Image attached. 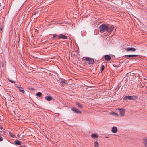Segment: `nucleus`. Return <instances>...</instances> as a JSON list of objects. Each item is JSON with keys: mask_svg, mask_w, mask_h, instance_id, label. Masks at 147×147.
I'll return each mask as SVG.
<instances>
[{"mask_svg": "<svg viewBox=\"0 0 147 147\" xmlns=\"http://www.w3.org/2000/svg\"><path fill=\"white\" fill-rule=\"evenodd\" d=\"M108 26L107 25L103 24H102L99 27V29L100 30V31L101 33H103L106 31H107V29H108Z\"/></svg>", "mask_w": 147, "mask_h": 147, "instance_id": "obj_1", "label": "nucleus"}, {"mask_svg": "<svg viewBox=\"0 0 147 147\" xmlns=\"http://www.w3.org/2000/svg\"><path fill=\"white\" fill-rule=\"evenodd\" d=\"M82 59L83 61H84L85 62L88 64H92L94 63V60L92 58L88 57H84Z\"/></svg>", "mask_w": 147, "mask_h": 147, "instance_id": "obj_2", "label": "nucleus"}, {"mask_svg": "<svg viewBox=\"0 0 147 147\" xmlns=\"http://www.w3.org/2000/svg\"><path fill=\"white\" fill-rule=\"evenodd\" d=\"M137 98V97L136 96H125L123 98V99L124 100H127L129 99L130 100H135Z\"/></svg>", "mask_w": 147, "mask_h": 147, "instance_id": "obj_3", "label": "nucleus"}, {"mask_svg": "<svg viewBox=\"0 0 147 147\" xmlns=\"http://www.w3.org/2000/svg\"><path fill=\"white\" fill-rule=\"evenodd\" d=\"M118 109L120 111V115L123 117L125 113V109L122 108Z\"/></svg>", "mask_w": 147, "mask_h": 147, "instance_id": "obj_4", "label": "nucleus"}, {"mask_svg": "<svg viewBox=\"0 0 147 147\" xmlns=\"http://www.w3.org/2000/svg\"><path fill=\"white\" fill-rule=\"evenodd\" d=\"M125 50L127 52H134L136 51V49L133 47H127L126 48Z\"/></svg>", "mask_w": 147, "mask_h": 147, "instance_id": "obj_5", "label": "nucleus"}, {"mask_svg": "<svg viewBox=\"0 0 147 147\" xmlns=\"http://www.w3.org/2000/svg\"><path fill=\"white\" fill-rule=\"evenodd\" d=\"M67 37L66 36L62 34L58 35V39H67Z\"/></svg>", "mask_w": 147, "mask_h": 147, "instance_id": "obj_6", "label": "nucleus"}, {"mask_svg": "<svg viewBox=\"0 0 147 147\" xmlns=\"http://www.w3.org/2000/svg\"><path fill=\"white\" fill-rule=\"evenodd\" d=\"M114 27L113 26H109L108 27V29L107 31L109 32V34H110L112 32L113 30H114Z\"/></svg>", "mask_w": 147, "mask_h": 147, "instance_id": "obj_7", "label": "nucleus"}, {"mask_svg": "<svg viewBox=\"0 0 147 147\" xmlns=\"http://www.w3.org/2000/svg\"><path fill=\"white\" fill-rule=\"evenodd\" d=\"M138 56L137 55H126L125 56V57L127 58H129L136 57Z\"/></svg>", "mask_w": 147, "mask_h": 147, "instance_id": "obj_8", "label": "nucleus"}, {"mask_svg": "<svg viewBox=\"0 0 147 147\" xmlns=\"http://www.w3.org/2000/svg\"><path fill=\"white\" fill-rule=\"evenodd\" d=\"M16 86L20 92L22 93H24L25 91L23 90V89L22 87L18 86L17 85H16Z\"/></svg>", "mask_w": 147, "mask_h": 147, "instance_id": "obj_9", "label": "nucleus"}, {"mask_svg": "<svg viewBox=\"0 0 147 147\" xmlns=\"http://www.w3.org/2000/svg\"><path fill=\"white\" fill-rule=\"evenodd\" d=\"M143 143L145 147H147V138H145L143 139Z\"/></svg>", "mask_w": 147, "mask_h": 147, "instance_id": "obj_10", "label": "nucleus"}, {"mask_svg": "<svg viewBox=\"0 0 147 147\" xmlns=\"http://www.w3.org/2000/svg\"><path fill=\"white\" fill-rule=\"evenodd\" d=\"M105 60L106 61H109L111 60V58L109 55H106L104 56Z\"/></svg>", "mask_w": 147, "mask_h": 147, "instance_id": "obj_11", "label": "nucleus"}, {"mask_svg": "<svg viewBox=\"0 0 147 147\" xmlns=\"http://www.w3.org/2000/svg\"><path fill=\"white\" fill-rule=\"evenodd\" d=\"M117 131V129L116 127L114 126L112 127V133H115Z\"/></svg>", "mask_w": 147, "mask_h": 147, "instance_id": "obj_12", "label": "nucleus"}, {"mask_svg": "<svg viewBox=\"0 0 147 147\" xmlns=\"http://www.w3.org/2000/svg\"><path fill=\"white\" fill-rule=\"evenodd\" d=\"M71 109L74 111L75 113H81V112L78 110L77 109L75 108H72Z\"/></svg>", "mask_w": 147, "mask_h": 147, "instance_id": "obj_13", "label": "nucleus"}, {"mask_svg": "<svg viewBox=\"0 0 147 147\" xmlns=\"http://www.w3.org/2000/svg\"><path fill=\"white\" fill-rule=\"evenodd\" d=\"M45 99L47 101H49L52 99V97L50 96H47L45 98Z\"/></svg>", "mask_w": 147, "mask_h": 147, "instance_id": "obj_14", "label": "nucleus"}, {"mask_svg": "<svg viewBox=\"0 0 147 147\" xmlns=\"http://www.w3.org/2000/svg\"><path fill=\"white\" fill-rule=\"evenodd\" d=\"M91 136L94 138H98V135L97 134H92L91 135Z\"/></svg>", "mask_w": 147, "mask_h": 147, "instance_id": "obj_15", "label": "nucleus"}, {"mask_svg": "<svg viewBox=\"0 0 147 147\" xmlns=\"http://www.w3.org/2000/svg\"><path fill=\"white\" fill-rule=\"evenodd\" d=\"M21 142L19 141L16 140L14 141V143L16 145H21Z\"/></svg>", "mask_w": 147, "mask_h": 147, "instance_id": "obj_16", "label": "nucleus"}, {"mask_svg": "<svg viewBox=\"0 0 147 147\" xmlns=\"http://www.w3.org/2000/svg\"><path fill=\"white\" fill-rule=\"evenodd\" d=\"M94 147H99L98 142L97 141H96L94 142Z\"/></svg>", "mask_w": 147, "mask_h": 147, "instance_id": "obj_17", "label": "nucleus"}, {"mask_svg": "<svg viewBox=\"0 0 147 147\" xmlns=\"http://www.w3.org/2000/svg\"><path fill=\"white\" fill-rule=\"evenodd\" d=\"M42 95V94L40 92H38L36 94V95L37 96H38L39 97H41Z\"/></svg>", "mask_w": 147, "mask_h": 147, "instance_id": "obj_18", "label": "nucleus"}, {"mask_svg": "<svg viewBox=\"0 0 147 147\" xmlns=\"http://www.w3.org/2000/svg\"><path fill=\"white\" fill-rule=\"evenodd\" d=\"M9 132V135L11 137L13 138H14L15 137V136L11 132Z\"/></svg>", "mask_w": 147, "mask_h": 147, "instance_id": "obj_19", "label": "nucleus"}, {"mask_svg": "<svg viewBox=\"0 0 147 147\" xmlns=\"http://www.w3.org/2000/svg\"><path fill=\"white\" fill-rule=\"evenodd\" d=\"M105 68V66L104 65H102L101 66V71L102 72L103 70H104Z\"/></svg>", "mask_w": 147, "mask_h": 147, "instance_id": "obj_20", "label": "nucleus"}, {"mask_svg": "<svg viewBox=\"0 0 147 147\" xmlns=\"http://www.w3.org/2000/svg\"><path fill=\"white\" fill-rule=\"evenodd\" d=\"M53 36L52 38V39L54 38L55 37H56L57 38H58V35H57L55 34H53Z\"/></svg>", "mask_w": 147, "mask_h": 147, "instance_id": "obj_21", "label": "nucleus"}, {"mask_svg": "<svg viewBox=\"0 0 147 147\" xmlns=\"http://www.w3.org/2000/svg\"><path fill=\"white\" fill-rule=\"evenodd\" d=\"M111 113L112 114H113V115H114L115 116H118V114L115 112H112Z\"/></svg>", "mask_w": 147, "mask_h": 147, "instance_id": "obj_22", "label": "nucleus"}, {"mask_svg": "<svg viewBox=\"0 0 147 147\" xmlns=\"http://www.w3.org/2000/svg\"><path fill=\"white\" fill-rule=\"evenodd\" d=\"M77 106L80 108H82V105L79 103H77Z\"/></svg>", "mask_w": 147, "mask_h": 147, "instance_id": "obj_23", "label": "nucleus"}, {"mask_svg": "<svg viewBox=\"0 0 147 147\" xmlns=\"http://www.w3.org/2000/svg\"><path fill=\"white\" fill-rule=\"evenodd\" d=\"M12 83H14L15 82H14L13 81V80H10V79H8Z\"/></svg>", "mask_w": 147, "mask_h": 147, "instance_id": "obj_24", "label": "nucleus"}, {"mask_svg": "<svg viewBox=\"0 0 147 147\" xmlns=\"http://www.w3.org/2000/svg\"><path fill=\"white\" fill-rule=\"evenodd\" d=\"M3 140V139L2 138L1 136H0V141H2Z\"/></svg>", "mask_w": 147, "mask_h": 147, "instance_id": "obj_25", "label": "nucleus"}, {"mask_svg": "<svg viewBox=\"0 0 147 147\" xmlns=\"http://www.w3.org/2000/svg\"><path fill=\"white\" fill-rule=\"evenodd\" d=\"M61 82L62 83L66 84V83L65 81H61Z\"/></svg>", "mask_w": 147, "mask_h": 147, "instance_id": "obj_26", "label": "nucleus"}, {"mask_svg": "<svg viewBox=\"0 0 147 147\" xmlns=\"http://www.w3.org/2000/svg\"><path fill=\"white\" fill-rule=\"evenodd\" d=\"M22 147H26V146L25 145H24L22 146Z\"/></svg>", "mask_w": 147, "mask_h": 147, "instance_id": "obj_27", "label": "nucleus"}, {"mask_svg": "<svg viewBox=\"0 0 147 147\" xmlns=\"http://www.w3.org/2000/svg\"><path fill=\"white\" fill-rule=\"evenodd\" d=\"M0 30L1 31V30H2V29H1V28H0Z\"/></svg>", "mask_w": 147, "mask_h": 147, "instance_id": "obj_28", "label": "nucleus"}]
</instances>
